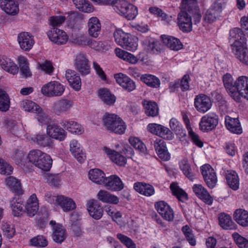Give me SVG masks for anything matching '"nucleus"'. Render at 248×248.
Listing matches in <instances>:
<instances>
[{
  "label": "nucleus",
  "instance_id": "obj_1",
  "mask_svg": "<svg viewBox=\"0 0 248 248\" xmlns=\"http://www.w3.org/2000/svg\"><path fill=\"white\" fill-rule=\"evenodd\" d=\"M115 147L116 150L107 146H103L102 150L111 161L117 165L124 166L126 163V157L133 155L134 151L127 145L116 144Z\"/></svg>",
  "mask_w": 248,
  "mask_h": 248
},
{
  "label": "nucleus",
  "instance_id": "obj_2",
  "mask_svg": "<svg viewBox=\"0 0 248 248\" xmlns=\"http://www.w3.org/2000/svg\"><path fill=\"white\" fill-rule=\"evenodd\" d=\"M26 161L44 171H49L52 167L53 162L49 155L39 149L30 151L27 155Z\"/></svg>",
  "mask_w": 248,
  "mask_h": 248
},
{
  "label": "nucleus",
  "instance_id": "obj_3",
  "mask_svg": "<svg viewBox=\"0 0 248 248\" xmlns=\"http://www.w3.org/2000/svg\"><path fill=\"white\" fill-rule=\"evenodd\" d=\"M102 120L104 125L108 130L118 134H123L125 132L126 125L118 115L106 113Z\"/></svg>",
  "mask_w": 248,
  "mask_h": 248
},
{
  "label": "nucleus",
  "instance_id": "obj_4",
  "mask_svg": "<svg viewBox=\"0 0 248 248\" xmlns=\"http://www.w3.org/2000/svg\"><path fill=\"white\" fill-rule=\"evenodd\" d=\"M231 90L230 95L235 101L239 102L242 98L248 100V77H238L234 81V87Z\"/></svg>",
  "mask_w": 248,
  "mask_h": 248
},
{
  "label": "nucleus",
  "instance_id": "obj_5",
  "mask_svg": "<svg viewBox=\"0 0 248 248\" xmlns=\"http://www.w3.org/2000/svg\"><path fill=\"white\" fill-rule=\"evenodd\" d=\"M65 91V86L57 81H51L43 85L41 93L45 96L51 97L61 96Z\"/></svg>",
  "mask_w": 248,
  "mask_h": 248
},
{
  "label": "nucleus",
  "instance_id": "obj_6",
  "mask_svg": "<svg viewBox=\"0 0 248 248\" xmlns=\"http://www.w3.org/2000/svg\"><path fill=\"white\" fill-rule=\"evenodd\" d=\"M218 121V116L215 112H209L201 117L199 129L204 132L211 131L216 128Z\"/></svg>",
  "mask_w": 248,
  "mask_h": 248
},
{
  "label": "nucleus",
  "instance_id": "obj_7",
  "mask_svg": "<svg viewBox=\"0 0 248 248\" xmlns=\"http://www.w3.org/2000/svg\"><path fill=\"white\" fill-rule=\"evenodd\" d=\"M50 203L59 205L64 212H69L75 210L77 207L75 202L72 198L63 195L58 196H51L47 199Z\"/></svg>",
  "mask_w": 248,
  "mask_h": 248
},
{
  "label": "nucleus",
  "instance_id": "obj_8",
  "mask_svg": "<svg viewBox=\"0 0 248 248\" xmlns=\"http://www.w3.org/2000/svg\"><path fill=\"white\" fill-rule=\"evenodd\" d=\"M229 43L232 51L247 45L245 35L240 29L237 28L230 30Z\"/></svg>",
  "mask_w": 248,
  "mask_h": 248
},
{
  "label": "nucleus",
  "instance_id": "obj_9",
  "mask_svg": "<svg viewBox=\"0 0 248 248\" xmlns=\"http://www.w3.org/2000/svg\"><path fill=\"white\" fill-rule=\"evenodd\" d=\"M147 130L152 134L160 137L167 140H171L174 135L168 127L156 123H150L147 125Z\"/></svg>",
  "mask_w": 248,
  "mask_h": 248
},
{
  "label": "nucleus",
  "instance_id": "obj_10",
  "mask_svg": "<svg viewBox=\"0 0 248 248\" xmlns=\"http://www.w3.org/2000/svg\"><path fill=\"white\" fill-rule=\"evenodd\" d=\"M212 101L210 96L203 93L195 96L194 106L198 112L202 114L207 112L212 108Z\"/></svg>",
  "mask_w": 248,
  "mask_h": 248
},
{
  "label": "nucleus",
  "instance_id": "obj_11",
  "mask_svg": "<svg viewBox=\"0 0 248 248\" xmlns=\"http://www.w3.org/2000/svg\"><path fill=\"white\" fill-rule=\"evenodd\" d=\"M46 133L51 139H54L59 141H64L67 136V132L64 128L56 123H53L46 126Z\"/></svg>",
  "mask_w": 248,
  "mask_h": 248
},
{
  "label": "nucleus",
  "instance_id": "obj_12",
  "mask_svg": "<svg viewBox=\"0 0 248 248\" xmlns=\"http://www.w3.org/2000/svg\"><path fill=\"white\" fill-rule=\"evenodd\" d=\"M47 35L52 42L58 45L65 44L69 39L66 32L56 28L51 29L47 31Z\"/></svg>",
  "mask_w": 248,
  "mask_h": 248
},
{
  "label": "nucleus",
  "instance_id": "obj_13",
  "mask_svg": "<svg viewBox=\"0 0 248 248\" xmlns=\"http://www.w3.org/2000/svg\"><path fill=\"white\" fill-rule=\"evenodd\" d=\"M103 186L108 190L112 191H120L124 186L121 178L116 175H112L106 177Z\"/></svg>",
  "mask_w": 248,
  "mask_h": 248
},
{
  "label": "nucleus",
  "instance_id": "obj_14",
  "mask_svg": "<svg viewBox=\"0 0 248 248\" xmlns=\"http://www.w3.org/2000/svg\"><path fill=\"white\" fill-rule=\"evenodd\" d=\"M69 151L74 158L79 163H83L86 160V154L78 140L73 139L70 141Z\"/></svg>",
  "mask_w": 248,
  "mask_h": 248
},
{
  "label": "nucleus",
  "instance_id": "obj_15",
  "mask_svg": "<svg viewBox=\"0 0 248 248\" xmlns=\"http://www.w3.org/2000/svg\"><path fill=\"white\" fill-rule=\"evenodd\" d=\"M74 66L81 75H86L90 72L89 61L86 56L82 53L77 54L75 57Z\"/></svg>",
  "mask_w": 248,
  "mask_h": 248
},
{
  "label": "nucleus",
  "instance_id": "obj_16",
  "mask_svg": "<svg viewBox=\"0 0 248 248\" xmlns=\"http://www.w3.org/2000/svg\"><path fill=\"white\" fill-rule=\"evenodd\" d=\"M221 2H215L206 11L204 17V21L207 23H212L217 20L222 12Z\"/></svg>",
  "mask_w": 248,
  "mask_h": 248
},
{
  "label": "nucleus",
  "instance_id": "obj_17",
  "mask_svg": "<svg viewBox=\"0 0 248 248\" xmlns=\"http://www.w3.org/2000/svg\"><path fill=\"white\" fill-rule=\"evenodd\" d=\"M17 42L20 48L24 51L30 50L35 43L33 36L28 32L18 34Z\"/></svg>",
  "mask_w": 248,
  "mask_h": 248
},
{
  "label": "nucleus",
  "instance_id": "obj_18",
  "mask_svg": "<svg viewBox=\"0 0 248 248\" xmlns=\"http://www.w3.org/2000/svg\"><path fill=\"white\" fill-rule=\"evenodd\" d=\"M116 82L124 90L128 92H132L136 89L135 82L126 75L118 73L114 75Z\"/></svg>",
  "mask_w": 248,
  "mask_h": 248
},
{
  "label": "nucleus",
  "instance_id": "obj_19",
  "mask_svg": "<svg viewBox=\"0 0 248 248\" xmlns=\"http://www.w3.org/2000/svg\"><path fill=\"white\" fill-rule=\"evenodd\" d=\"M134 189L141 195L149 197L155 194V189L153 185L144 182H137L133 185Z\"/></svg>",
  "mask_w": 248,
  "mask_h": 248
},
{
  "label": "nucleus",
  "instance_id": "obj_20",
  "mask_svg": "<svg viewBox=\"0 0 248 248\" xmlns=\"http://www.w3.org/2000/svg\"><path fill=\"white\" fill-rule=\"evenodd\" d=\"M192 190L195 194L204 202L211 205L213 199L210 196L206 189L201 184H194Z\"/></svg>",
  "mask_w": 248,
  "mask_h": 248
},
{
  "label": "nucleus",
  "instance_id": "obj_21",
  "mask_svg": "<svg viewBox=\"0 0 248 248\" xmlns=\"http://www.w3.org/2000/svg\"><path fill=\"white\" fill-rule=\"evenodd\" d=\"M178 25L183 32H189L192 29L191 18L187 13L181 11L178 16Z\"/></svg>",
  "mask_w": 248,
  "mask_h": 248
},
{
  "label": "nucleus",
  "instance_id": "obj_22",
  "mask_svg": "<svg viewBox=\"0 0 248 248\" xmlns=\"http://www.w3.org/2000/svg\"><path fill=\"white\" fill-rule=\"evenodd\" d=\"M61 125L69 132L77 135H80L84 132L82 126L78 122L73 120H66L61 123Z\"/></svg>",
  "mask_w": 248,
  "mask_h": 248
},
{
  "label": "nucleus",
  "instance_id": "obj_23",
  "mask_svg": "<svg viewBox=\"0 0 248 248\" xmlns=\"http://www.w3.org/2000/svg\"><path fill=\"white\" fill-rule=\"evenodd\" d=\"M88 32L89 35L94 38H97L100 33L101 25L97 17L90 18L87 23Z\"/></svg>",
  "mask_w": 248,
  "mask_h": 248
},
{
  "label": "nucleus",
  "instance_id": "obj_24",
  "mask_svg": "<svg viewBox=\"0 0 248 248\" xmlns=\"http://www.w3.org/2000/svg\"><path fill=\"white\" fill-rule=\"evenodd\" d=\"M225 124L226 128L231 133L236 134L242 133V128L238 118L226 116L225 118Z\"/></svg>",
  "mask_w": 248,
  "mask_h": 248
},
{
  "label": "nucleus",
  "instance_id": "obj_25",
  "mask_svg": "<svg viewBox=\"0 0 248 248\" xmlns=\"http://www.w3.org/2000/svg\"><path fill=\"white\" fill-rule=\"evenodd\" d=\"M65 77L69 85L74 90L78 91L81 89V80L80 77L74 71L66 70Z\"/></svg>",
  "mask_w": 248,
  "mask_h": 248
},
{
  "label": "nucleus",
  "instance_id": "obj_26",
  "mask_svg": "<svg viewBox=\"0 0 248 248\" xmlns=\"http://www.w3.org/2000/svg\"><path fill=\"white\" fill-rule=\"evenodd\" d=\"M97 95L99 99L106 105H114L116 101V97L107 88H101L97 91Z\"/></svg>",
  "mask_w": 248,
  "mask_h": 248
},
{
  "label": "nucleus",
  "instance_id": "obj_27",
  "mask_svg": "<svg viewBox=\"0 0 248 248\" xmlns=\"http://www.w3.org/2000/svg\"><path fill=\"white\" fill-rule=\"evenodd\" d=\"M1 9L6 14L14 16L19 12L18 3L16 0H1Z\"/></svg>",
  "mask_w": 248,
  "mask_h": 248
},
{
  "label": "nucleus",
  "instance_id": "obj_28",
  "mask_svg": "<svg viewBox=\"0 0 248 248\" xmlns=\"http://www.w3.org/2000/svg\"><path fill=\"white\" fill-rule=\"evenodd\" d=\"M0 66L6 72L13 75L18 72V67L11 59L4 56H0Z\"/></svg>",
  "mask_w": 248,
  "mask_h": 248
},
{
  "label": "nucleus",
  "instance_id": "obj_29",
  "mask_svg": "<svg viewBox=\"0 0 248 248\" xmlns=\"http://www.w3.org/2000/svg\"><path fill=\"white\" fill-rule=\"evenodd\" d=\"M67 231L62 224H58L53 229L52 234L53 240L57 244H62L67 238Z\"/></svg>",
  "mask_w": 248,
  "mask_h": 248
},
{
  "label": "nucleus",
  "instance_id": "obj_30",
  "mask_svg": "<svg viewBox=\"0 0 248 248\" xmlns=\"http://www.w3.org/2000/svg\"><path fill=\"white\" fill-rule=\"evenodd\" d=\"M97 198L104 203L117 204L119 202V198L106 190H100L97 195Z\"/></svg>",
  "mask_w": 248,
  "mask_h": 248
},
{
  "label": "nucleus",
  "instance_id": "obj_31",
  "mask_svg": "<svg viewBox=\"0 0 248 248\" xmlns=\"http://www.w3.org/2000/svg\"><path fill=\"white\" fill-rule=\"evenodd\" d=\"M114 53L119 59L132 64H136L139 61V59L134 54L119 47L114 49Z\"/></svg>",
  "mask_w": 248,
  "mask_h": 248
},
{
  "label": "nucleus",
  "instance_id": "obj_32",
  "mask_svg": "<svg viewBox=\"0 0 248 248\" xmlns=\"http://www.w3.org/2000/svg\"><path fill=\"white\" fill-rule=\"evenodd\" d=\"M6 186L11 191L18 195L23 193L20 181L13 176H9L5 180Z\"/></svg>",
  "mask_w": 248,
  "mask_h": 248
},
{
  "label": "nucleus",
  "instance_id": "obj_33",
  "mask_svg": "<svg viewBox=\"0 0 248 248\" xmlns=\"http://www.w3.org/2000/svg\"><path fill=\"white\" fill-rule=\"evenodd\" d=\"M86 206L90 216L92 217H99L102 216L103 210L94 199L87 200Z\"/></svg>",
  "mask_w": 248,
  "mask_h": 248
},
{
  "label": "nucleus",
  "instance_id": "obj_34",
  "mask_svg": "<svg viewBox=\"0 0 248 248\" xmlns=\"http://www.w3.org/2000/svg\"><path fill=\"white\" fill-rule=\"evenodd\" d=\"M25 209L29 216H34L39 209V201L35 194L30 196L27 201Z\"/></svg>",
  "mask_w": 248,
  "mask_h": 248
},
{
  "label": "nucleus",
  "instance_id": "obj_35",
  "mask_svg": "<svg viewBox=\"0 0 248 248\" xmlns=\"http://www.w3.org/2000/svg\"><path fill=\"white\" fill-rule=\"evenodd\" d=\"M88 178L93 183L103 185L106 178L104 172L100 169H91L88 172Z\"/></svg>",
  "mask_w": 248,
  "mask_h": 248
},
{
  "label": "nucleus",
  "instance_id": "obj_36",
  "mask_svg": "<svg viewBox=\"0 0 248 248\" xmlns=\"http://www.w3.org/2000/svg\"><path fill=\"white\" fill-rule=\"evenodd\" d=\"M161 39L164 45L171 50L177 51L183 47V45L179 39L173 36L163 35Z\"/></svg>",
  "mask_w": 248,
  "mask_h": 248
},
{
  "label": "nucleus",
  "instance_id": "obj_37",
  "mask_svg": "<svg viewBox=\"0 0 248 248\" xmlns=\"http://www.w3.org/2000/svg\"><path fill=\"white\" fill-rule=\"evenodd\" d=\"M184 119L190 140L194 144L198 147L202 148L203 145V143L200 137L197 133L193 131L190 126L189 119L186 118H184Z\"/></svg>",
  "mask_w": 248,
  "mask_h": 248
},
{
  "label": "nucleus",
  "instance_id": "obj_38",
  "mask_svg": "<svg viewBox=\"0 0 248 248\" xmlns=\"http://www.w3.org/2000/svg\"><path fill=\"white\" fill-rule=\"evenodd\" d=\"M155 207L162 217H173V211L167 203L161 201L156 202Z\"/></svg>",
  "mask_w": 248,
  "mask_h": 248
},
{
  "label": "nucleus",
  "instance_id": "obj_39",
  "mask_svg": "<svg viewBox=\"0 0 248 248\" xmlns=\"http://www.w3.org/2000/svg\"><path fill=\"white\" fill-rule=\"evenodd\" d=\"M31 140L34 143L42 147H52L53 142L45 134L38 133L31 137Z\"/></svg>",
  "mask_w": 248,
  "mask_h": 248
},
{
  "label": "nucleus",
  "instance_id": "obj_40",
  "mask_svg": "<svg viewBox=\"0 0 248 248\" xmlns=\"http://www.w3.org/2000/svg\"><path fill=\"white\" fill-rule=\"evenodd\" d=\"M226 179L229 187L236 190L239 186V179L237 173L233 170H228L226 174Z\"/></svg>",
  "mask_w": 248,
  "mask_h": 248
},
{
  "label": "nucleus",
  "instance_id": "obj_41",
  "mask_svg": "<svg viewBox=\"0 0 248 248\" xmlns=\"http://www.w3.org/2000/svg\"><path fill=\"white\" fill-rule=\"evenodd\" d=\"M179 167L184 175L189 180L192 181L194 179V175L191 167L187 158H184L179 162Z\"/></svg>",
  "mask_w": 248,
  "mask_h": 248
},
{
  "label": "nucleus",
  "instance_id": "obj_42",
  "mask_svg": "<svg viewBox=\"0 0 248 248\" xmlns=\"http://www.w3.org/2000/svg\"><path fill=\"white\" fill-rule=\"evenodd\" d=\"M236 59L242 64L248 65V48L247 45L232 51Z\"/></svg>",
  "mask_w": 248,
  "mask_h": 248
},
{
  "label": "nucleus",
  "instance_id": "obj_43",
  "mask_svg": "<svg viewBox=\"0 0 248 248\" xmlns=\"http://www.w3.org/2000/svg\"><path fill=\"white\" fill-rule=\"evenodd\" d=\"M21 74L23 77L27 78L31 76V72L29 68V63L27 58L23 56H19L17 58Z\"/></svg>",
  "mask_w": 248,
  "mask_h": 248
},
{
  "label": "nucleus",
  "instance_id": "obj_44",
  "mask_svg": "<svg viewBox=\"0 0 248 248\" xmlns=\"http://www.w3.org/2000/svg\"><path fill=\"white\" fill-rule=\"evenodd\" d=\"M142 103L147 115L155 117L158 114V108L155 102L144 100Z\"/></svg>",
  "mask_w": 248,
  "mask_h": 248
},
{
  "label": "nucleus",
  "instance_id": "obj_45",
  "mask_svg": "<svg viewBox=\"0 0 248 248\" xmlns=\"http://www.w3.org/2000/svg\"><path fill=\"white\" fill-rule=\"evenodd\" d=\"M19 106L22 109L29 112L35 113L40 110V107L35 102L30 100L25 99L21 101Z\"/></svg>",
  "mask_w": 248,
  "mask_h": 248
},
{
  "label": "nucleus",
  "instance_id": "obj_46",
  "mask_svg": "<svg viewBox=\"0 0 248 248\" xmlns=\"http://www.w3.org/2000/svg\"><path fill=\"white\" fill-rule=\"evenodd\" d=\"M76 7L81 12L90 13L94 10L93 6L88 0H73Z\"/></svg>",
  "mask_w": 248,
  "mask_h": 248
},
{
  "label": "nucleus",
  "instance_id": "obj_47",
  "mask_svg": "<svg viewBox=\"0 0 248 248\" xmlns=\"http://www.w3.org/2000/svg\"><path fill=\"white\" fill-rule=\"evenodd\" d=\"M11 208L12 214L15 217H19L23 215L24 212L23 210V201L21 199H13L11 201Z\"/></svg>",
  "mask_w": 248,
  "mask_h": 248
},
{
  "label": "nucleus",
  "instance_id": "obj_48",
  "mask_svg": "<svg viewBox=\"0 0 248 248\" xmlns=\"http://www.w3.org/2000/svg\"><path fill=\"white\" fill-rule=\"evenodd\" d=\"M138 47V39L137 37L129 34L122 47L131 52L136 51Z\"/></svg>",
  "mask_w": 248,
  "mask_h": 248
},
{
  "label": "nucleus",
  "instance_id": "obj_49",
  "mask_svg": "<svg viewBox=\"0 0 248 248\" xmlns=\"http://www.w3.org/2000/svg\"><path fill=\"white\" fill-rule=\"evenodd\" d=\"M197 0H182L180 8L181 11L192 13L199 8Z\"/></svg>",
  "mask_w": 248,
  "mask_h": 248
},
{
  "label": "nucleus",
  "instance_id": "obj_50",
  "mask_svg": "<svg viewBox=\"0 0 248 248\" xmlns=\"http://www.w3.org/2000/svg\"><path fill=\"white\" fill-rule=\"evenodd\" d=\"M140 80L148 86L158 88L160 84V80L155 76L151 74H144L141 76Z\"/></svg>",
  "mask_w": 248,
  "mask_h": 248
},
{
  "label": "nucleus",
  "instance_id": "obj_51",
  "mask_svg": "<svg viewBox=\"0 0 248 248\" xmlns=\"http://www.w3.org/2000/svg\"><path fill=\"white\" fill-rule=\"evenodd\" d=\"M130 3L124 0H116L112 2L114 10L119 15L124 16L126 13V9L128 8Z\"/></svg>",
  "mask_w": 248,
  "mask_h": 248
},
{
  "label": "nucleus",
  "instance_id": "obj_52",
  "mask_svg": "<svg viewBox=\"0 0 248 248\" xmlns=\"http://www.w3.org/2000/svg\"><path fill=\"white\" fill-rule=\"evenodd\" d=\"M170 188L172 194L175 195L179 201L184 202L187 199V194L178 186L177 184L175 183H172L170 186Z\"/></svg>",
  "mask_w": 248,
  "mask_h": 248
},
{
  "label": "nucleus",
  "instance_id": "obj_53",
  "mask_svg": "<svg viewBox=\"0 0 248 248\" xmlns=\"http://www.w3.org/2000/svg\"><path fill=\"white\" fill-rule=\"evenodd\" d=\"M10 105V100L8 95L2 89L0 88V111H7Z\"/></svg>",
  "mask_w": 248,
  "mask_h": 248
},
{
  "label": "nucleus",
  "instance_id": "obj_54",
  "mask_svg": "<svg viewBox=\"0 0 248 248\" xmlns=\"http://www.w3.org/2000/svg\"><path fill=\"white\" fill-rule=\"evenodd\" d=\"M169 126L176 135L185 136V130L181 123L175 118H172L169 122Z\"/></svg>",
  "mask_w": 248,
  "mask_h": 248
},
{
  "label": "nucleus",
  "instance_id": "obj_55",
  "mask_svg": "<svg viewBox=\"0 0 248 248\" xmlns=\"http://www.w3.org/2000/svg\"><path fill=\"white\" fill-rule=\"evenodd\" d=\"M181 230L189 245L191 246H195L196 245V240L189 226L186 225L183 226Z\"/></svg>",
  "mask_w": 248,
  "mask_h": 248
},
{
  "label": "nucleus",
  "instance_id": "obj_56",
  "mask_svg": "<svg viewBox=\"0 0 248 248\" xmlns=\"http://www.w3.org/2000/svg\"><path fill=\"white\" fill-rule=\"evenodd\" d=\"M147 50L152 54H157L161 49L160 43L156 40L150 38L147 41Z\"/></svg>",
  "mask_w": 248,
  "mask_h": 248
},
{
  "label": "nucleus",
  "instance_id": "obj_57",
  "mask_svg": "<svg viewBox=\"0 0 248 248\" xmlns=\"http://www.w3.org/2000/svg\"><path fill=\"white\" fill-rule=\"evenodd\" d=\"M35 113L36 114L35 118L39 125L42 126L46 125L47 126L48 125L51 124V119L50 117L43 110L41 107L40 110L36 112Z\"/></svg>",
  "mask_w": 248,
  "mask_h": 248
},
{
  "label": "nucleus",
  "instance_id": "obj_58",
  "mask_svg": "<svg viewBox=\"0 0 248 248\" xmlns=\"http://www.w3.org/2000/svg\"><path fill=\"white\" fill-rule=\"evenodd\" d=\"M129 34V33L124 32L120 29L116 30L113 33V36L116 43L122 47Z\"/></svg>",
  "mask_w": 248,
  "mask_h": 248
},
{
  "label": "nucleus",
  "instance_id": "obj_59",
  "mask_svg": "<svg viewBox=\"0 0 248 248\" xmlns=\"http://www.w3.org/2000/svg\"><path fill=\"white\" fill-rule=\"evenodd\" d=\"M129 143L136 150L141 153H145L146 148L143 142L138 137L131 136L129 138Z\"/></svg>",
  "mask_w": 248,
  "mask_h": 248
},
{
  "label": "nucleus",
  "instance_id": "obj_60",
  "mask_svg": "<svg viewBox=\"0 0 248 248\" xmlns=\"http://www.w3.org/2000/svg\"><path fill=\"white\" fill-rule=\"evenodd\" d=\"M219 224L224 230H235L237 224L232 218H218Z\"/></svg>",
  "mask_w": 248,
  "mask_h": 248
},
{
  "label": "nucleus",
  "instance_id": "obj_61",
  "mask_svg": "<svg viewBox=\"0 0 248 248\" xmlns=\"http://www.w3.org/2000/svg\"><path fill=\"white\" fill-rule=\"evenodd\" d=\"M1 229L3 235L7 238L11 239L14 237L16 233V229L14 226L7 222L2 221Z\"/></svg>",
  "mask_w": 248,
  "mask_h": 248
},
{
  "label": "nucleus",
  "instance_id": "obj_62",
  "mask_svg": "<svg viewBox=\"0 0 248 248\" xmlns=\"http://www.w3.org/2000/svg\"><path fill=\"white\" fill-rule=\"evenodd\" d=\"M30 242V245L34 247H45L48 245L47 239L42 235H38L32 238Z\"/></svg>",
  "mask_w": 248,
  "mask_h": 248
},
{
  "label": "nucleus",
  "instance_id": "obj_63",
  "mask_svg": "<svg viewBox=\"0 0 248 248\" xmlns=\"http://www.w3.org/2000/svg\"><path fill=\"white\" fill-rule=\"evenodd\" d=\"M232 237L239 248H248V240L240 235L238 232L232 234Z\"/></svg>",
  "mask_w": 248,
  "mask_h": 248
},
{
  "label": "nucleus",
  "instance_id": "obj_64",
  "mask_svg": "<svg viewBox=\"0 0 248 248\" xmlns=\"http://www.w3.org/2000/svg\"><path fill=\"white\" fill-rule=\"evenodd\" d=\"M117 238L127 248H137L136 244L130 237L118 233L117 234Z\"/></svg>",
  "mask_w": 248,
  "mask_h": 248
}]
</instances>
